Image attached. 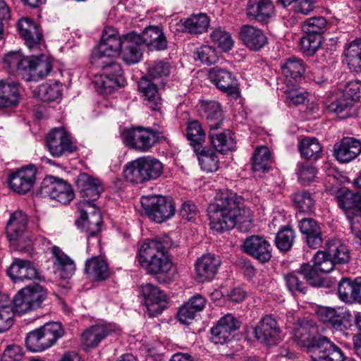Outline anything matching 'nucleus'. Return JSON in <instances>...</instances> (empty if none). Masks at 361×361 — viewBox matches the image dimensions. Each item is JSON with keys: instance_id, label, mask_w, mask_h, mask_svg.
Wrapping results in <instances>:
<instances>
[{"instance_id": "2eb2a0df", "label": "nucleus", "mask_w": 361, "mask_h": 361, "mask_svg": "<svg viewBox=\"0 0 361 361\" xmlns=\"http://www.w3.org/2000/svg\"><path fill=\"white\" fill-rule=\"evenodd\" d=\"M338 207L345 212L347 217L351 219V230L359 240L361 241V231L355 225L356 218L361 216V192H353L346 190L337 197Z\"/></svg>"}, {"instance_id": "774afa93", "label": "nucleus", "mask_w": 361, "mask_h": 361, "mask_svg": "<svg viewBox=\"0 0 361 361\" xmlns=\"http://www.w3.org/2000/svg\"><path fill=\"white\" fill-rule=\"evenodd\" d=\"M317 173L316 169L307 164H299L298 165V180L302 185H307L312 182Z\"/></svg>"}, {"instance_id": "58836bf2", "label": "nucleus", "mask_w": 361, "mask_h": 361, "mask_svg": "<svg viewBox=\"0 0 361 361\" xmlns=\"http://www.w3.org/2000/svg\"><path fill=\"white\" fill-rule=\"evenodd\" d=\"M20 99V95L18 83L0 82V109L16 106Z\"/></svg>"}, {"instance_id": "6ab92c4d", "label": "nucleus", "mask_w": 361, "mask_h": 361, "mask_svg": "<svg viewBox=\"0 0 361 361\" xmlns=\"http://www.w3.org/2000/svg\"><path fill=\"white\" fill-rule=\"evenodd\" d=\"M140 289L151 317L160 314L166 308V296L157 286L148 283L142 285Z\"/></svg>"}, {"instance_id": "f704fd0d", "label": "nucleus", "mask_w": 361, "mask_h": 361, "mask_svg": "<svg viewBox=\"0 0 361 361\" xmlns=\"http://www.w3.org/2000/svg\"><path fill=\"white\" fill-rule=\"evenodd\" d=\"M51 252L55 258L54 262L55 272L63 279L71 278L75 271V265L73 261L64 254L59 247L53 246Z\"/></svg>"}, {"instance_id": "49530a36", "label": "nucleus", "mask_w": 361, "mask_h": 361, "mask_svg": "<svg viewBox=\"0 0 361 361\" xmlns=\"http://www.w3.org/2000/svg\"><path fill=\"white\" fill-rule=\"evenodd\" d=\"M12 301L6 294H0V333L9 329L13 324Z\"/></svg>"}, {"instance_id": "0e129e2a", "label": "nucleus", "mask_w": 361, "mask_h": 361, "mask_svg": "<svg viewBox=\"0 0 361 361\" xmlns=\"http://www.w3.org/2000/svg\"><path fill=\"white\" fill-rule=\"evenodd\" d=\"M322 44V36L308 35L300 39V48L307 56L314 55Z\"/></svg>"}, {"instance_id": "603ef678", "label": "nucleus", "mask_w": 361, "mask_h": 361, "mask_svg": "<svg viewBox=\"0 0 361 361\" xmlns=\"http://www.w3.org/2000/svg\"><path fill=\"white\" fill-rule=\"evenodd\" d=\"M186 135L188 140L190 142V145L194 147L195 151H197V148H201L202 143L204 141L206 134L197 121H192L188 122L186 128Z\"/></svg>"}, {"instance_id": "412c9836", "label": "nucleus", "mask_w": 361, "mask_h": 361, "mask_svg": "<svg viewBox=\"0 0 361 361\" xmlns=\"http://www.w3.org/2000/svg\"><path fill=\"white\" fill-rule=\"evenodd\" d=\"M27 216L22 211H16L11 214L6 227V233L11 243L20 245L28 239L26 234Z\"/></svg>"}, {"instance_id": "69168bd1", "label": "nucleus", "mask_w": 361, "mask_h": 361, "mask_svg": "<svg viewBox=\"0 0 361 361\" xmlns=\"http://www.w3.org/2000/svg\"><path fill=\"white\" fill-rule=\"evenodd\" d=\"M301 278L302 279L300 269L298 271L291 272L284 276L286 286L292 293H305L306 287Z\"/></svg>"}, {"instance_id": "1a4fd4ad", "label": "nucleus", "mask_w": 361, "mask_h": 361, "mask_svg": "<svg viewBox=\"0 0 361 361\" xmlns=\"http://www.w3.org/2000/svg\"><path fill=\"white\" fill-rule=\"evenodd\" d=\"M123 40L124 35L121 37L115 28L105 27L99 44L92 51V60L97 62L103 58L113 56L123 47Z\"/></svg>"}, {"instance_id": "338daca9", "label": "nucleus", "mask_w": 361, "mask_h": 361, "mask_svg": "<svg viewBox=\"0 0 361 361\" xmlns=\"http://www.w3.org/2000/svg\"><path fill=\"white\" fill-rule=\"evenodd\" d=\"M12 306L14 314L20 315L34 310L29 300L25 298V293H22V289L14 296L12 300Z\"/></svg>"}, {"instance_id": "f8f14e48", "label": "nucleus", "mask_w": 361, "mask_h": 361, "mask_svg": "<svg viewBox=\"0 0 361 361\" xmlns=\"http://www.w3.org/2000/svg\"><path fill=\"white\" fill-rule=\"evenodd\" d=\"M46 146L54 157L73 153L77 149L73 137L63 128H54L47 134Z\"/></svg>"}, {"instance_id": "473e14b6", "label": "nucleus", "mask_w": 361, "mask_h": 361, "mask_svg": "<svg viewBox=\"0 0 361 361\" xmlns=\"http://www.w3.org/2000/svg\"><path fill=\"white\" fill-rule=\"evenodd\" d=\"M138 88L142 94L146 105L152 111L159 110L161 105V98L157 85L147 76L142 77L138 82Z\"/></svg>"}, {"instance_id": "13d9d810", "label": "nucleus", "mask_w": 361, "mask_h": 361, "mask_svg": "<svg viewBox=\"0 0 361 361\" xmlns=\"http://www.w3.org/2000/svg\"><path fill=\"white\" fill-rule=\"evenodd\" d=\"M25 293V298L29 300L34 310L38 308L47 297V292L39 284L29 286L22 289Z\"/></svg>"}, {"instance_id": "c03bdc74", "label": "nucleus", "mask_w": 361, "mask_h": 361, "mask_svg": "<svg viewBox=\"0 0 361 361\" xmlns=\"http://www.w3.org/2000/svg\"><path fill=\"white\" fill-rule=\"evenodd\" d=\"M29 56H25L20 51H13L6 54L4 59L5 67L10 73L18 71L27 72L29 66Z\"/></svg>"}, {"instance_id": "3c124183", "label": "nucleus", "mask_w": 361, "mask_h": 361, "mask_svg": "<svg viewBox=\"0 0 361 361\" xmlns=\"http://www.w3.org/2000/svg\"><path fill=\"white\" fill-rule=\"evenodd\" d=\"M299 149L302 157L307 159L316 160L322 154V147L319 140L315 137L303 138L299 145Z\"/></svg>"}, {"instance_id": "5fc2aeb1", "label": "nucleus", "mask_w": 361, "mask_h": 361, "mask_svg": "<svg viewBox=\"0 0 361 361\" xmlns=\"http://www.w3.org/2000/svg\"><path fill=\"white\" fill-rule=\"evenodd\" d=\"M327 21L322 16L309 18L305 20L302 25V30L305 34L319 35L326 29Z\"/></svg>"}, {"instance_id": "ddd939ff", "label": "nucleus", "mask_w": 361, "mask_h": 361, "mask_svg": "<svg viewBox=\"0 0 361 361\" xmlns=\"http://www.w3.org/2000/svg\"><path fill=\"white\" fill-rule=\"evenodd\" d=\"M317 314L321 322L336 331L344 332L352 326V314L342 307H321Z\"/></svg>"}, {"instance_id": "bf43d9fd", "label": "nucleus", "mask_w": 361, "mask_h": 361, "mask_svg": "<svg viewBox=\"0 0 361 361\" xmlns=\"http://www.w3.org/2000/svg\"><path fill=\"white\" fill-rule=\"evenodd\" d=\"M355 280L343 278L338 283V295L341 300L346 303L355 302Z\"/></svg>"}, {"instance_id": "a19ab883", "label": "nucleus", "mask_w": 361, "mask_h": 361, "mask_svg": "<svg viewBox=\"0 0 361 361\" xmlns=\"http://www.w3.org/2000/svg\"><path fill=\"white\" fill-rule=\"evenodd\" d=\"M209 137L212 146L220 153L232 151L235 147L234 135L229 130L216 133H209Z\"/></svg>"}, {"instance_id": "4be33fe9", "label": "nucleus", "mask_w": 361, "mask_h": 361, "mask_svg": "<svg viewBox=\"0 0 361 361\" xmlns=\"http://www.w3.org/2000/svg\"><path fill=\"white\" fill-rule=\"evenodd\" d=\"M120 331L117 325L112 323H101L92 325L82 334V341L87 348H96L107 336Z\"/></svg>"}, {"instance_id": "b1692460", "label": "nucleus", "mask_w": 361, "mask_h": 361, "mask_svg": "<svg viewBox=\"0 0 361 361\" xmlns=\"http://www.w3.org/2000/svg\"><path fill=\"white\" fill-rule=\"evenodd\" d=\"M239 38L242 43L252 51H259L268 43V39L264 31L251 25H244L240 27Z\"/></svg>"}, {"instance_id": "c756f323", "label": "nucleus", "mask_w": 361, "mask_h": 361, "mask_svg": "<svg viewBox=\"0 0 361 361\" xmlns=\"http://www.w3.org/2000/svg\"><path fill=\"white\" fill-rule=\"evenodd\" d=\"M7 272L15 283L35 279L38 275L37 269L30 261L21 259H15Z\"/></svg>"}, {"instance_id": "052dcab7", "label": "nucleus", "mask_w": 361, "mask_h": 361, "mask_svg": "<svg viewBox=\"0 0 361 361\" xmlns=\"http://www.w3.org/2000/svg\"><path fill=\"white\" fill-rule=\"evenodd\" d=\"M286 99V102L288 105H300L304 104L307 99V93L302 88L298 87L295 85L287 83L286 88L284 90Z\"/></svg>"}, {"instance_id": "72a5a7b5", "label": "nucleus", "mask_w": 361, "mask_h": 361, "mask_svg": "<svg viewBox=\"0 0 361 361\" xmlns=\"http://www.w3.org/2000/svg\"><path fill=\"white\" fill-rule=\"evenodd\" d=\"M140 42L149 49L164 50L167 47V40L162 30L158 26L146 27L140 35Z\"/></svg>"}, {"instance_id": "09e8293b", "label": "nucleus", "mask_w": 361, "mask_h": 361, "mask_svg": "<svg viewBox=\"0 0 361 361\" xmlns=\"http://www.w3.org/2000/svg\"><path fill=\"white\" fill-rule=\"evenodd\" d=\"M353 106V103L352 101L349 100L341 93L335 100L326 104L327 109L330 112L336 114L341 119L351 116Z\"/></svg>"}, {"instance_id": "6e6d98bb", "label": "nucleus", "mask_w": 361, "mask_h": 361, "mask_svg": "<svg viewBox=\"0 0 361 361\" xmlns=\"http://www.w3.org/2000/svg\"><path fill=\"white\" fill-rule=\"evenodd\" d=\"M39 99L43 102H53L61 96V86L58 82L43 83L37 90Z\"/></svg>"}, {"instance_id": "c9c22d12", "label": "nucleus", "mask_w": 361, "mask_h": 361, "mask_svg": "<svg viewBox=\"0 0 361 361\" xmlns=\"http://www.w3.org/2000/svg\"><path fill=\"white\" fill-rule=\"evenodd\" d=\"M85 271L89 278L100 281L109 277L110 271L106 259L102 257H92L85 262Z\"/></svg>"}, {"instance_id": "c85d7f7f", "label": "nucleus", "mask_w": 361, "mask_h": 361, "mask_svg": "<svg viewBox=\"0 0 361 361\" xmlns=\"http://www.w3.org/2000/svg\"><path fill=\"white\" fill-rule=\"evenodd\" d=\"M298 226L310 247L317 249L322 246V231L320 225L315 220L310 218L302 219L299 221Z\"/></svg>"}, {"instance_id": "a878e982", "label": "nucleus", "mask_w": 361, "mask_h": 361, "mask_svg": "<svg viewBox=\"0 0 361 361\" xmlns=\"http://www.w3.org/2000/svg\"><path fill=\"white\" fill-rule=\"evenodd\" d=\"M360 153L361 141L354 137H343L339 144L334 146V157L341 163L351 161Z\"/></svg>"}, {"instance_id": "7ed1b4c3", "label": "nucleus", "mask_w": 361, "mask_h": 361, "mask_svg": "<svg viewBox=\"0 0 361 361\" xmlns=\"http://www.w3.org/2000/svg\"><path fill=\"white\" fill-rule=\"evenodd\" d=\"M294 341L301 347H307L312 361H343L341 349L326 337H320L310 344V334L307 325L298 324L293 330Z\"/></svg>"}, {"instance_id": "9b49d317", "label": "nucleus", "mask_w": 361, "mask_h": 361, "mask_svg": "<svg viewBox=\"0 0 361 361\" xmlns=\"http://www.w3.org/2000/svg\"><path fill=\"white\" fill-rule=\"evenodd\" d=\"M39 192L43 197H49L63 204H68L74 197L71 185L54 176L43 180Z\"/></svg>"}, {"instance_id": "dca6fc26", "label": "nucleus", "mask_w": 361, "mask_h": 361, "mask_svg": "<svg viewBox=\"0 0 361 361\" xmlns=\"http://www.w3.org/2000/svg\"><path fill=\"white\" fill-rule=\"evenodd\" d=\"M37 169L30 164L11 171L8 177L10 188L16 192L25 194L32 188L36 180Z\"/></svg>"}, {"instance_id": "4c0bfd02", "label": "nucleus", "mask_w": 361, "mask_h": 361, "mask_svg": "<svg viewBox=\"0 0 361 361\" xmlns=\"http://www.w3.org/2000/svg\"><path fill=\"white\" fill-rule=\"evenodd\" d=\"M274 5L270 0H249L247 13L259 22L268 20L274 12Z\"/></svg>"}, {"instance_id": "37998d69", "label": "nucleus", "mask_w": 361, "mask_h": 361, "mask_svg": "<svg viewBox=\"0 0 361 361\" xmlns=\"http://www.w3.org/2000/svg\"><path fill=\"white\" fill-rule=\"evenodd\" d=\"M281 71L287 83H290L292 79L297 82L302 78L305 73V66L300 59L291 57L281 65Z\"/></svg>"}, {"instance_id": "7c9ffc66", "label": "nucleus", "mask_w": 361, "mask_h": 361, "mask_svg": "<svg viewBox=\"0 0 361 361\" xmlns=\"http://www.w3.org/2000/svg\"><path fill=\"white\" fill-rule=\"evenodd\" d=\"M52 65L45 55L30 56L29 66L27 68V81H37L45 78L51 71Z\"/></svg>"}, {"instance_id": "f257e3e1", "label": "nucleus", "mask_w": 361, "mask_h": 361, "mask_svg": "<svg viewBox=\"0 0 361 361\" xmlns=\"http://www.w3.org/2000/svg\"><path fill=\"white\" fill-rule=\"evenodd\" d=\"M210 229L223 233L237 224L250 227L252 213L244 206V199L231 190L225 189L217 193L214 202L207 209Z\"/></svg>"}, {"instance_id": "5701e85b", "label": "nucleus", "mask_w": 361, "mask_h": 361, "mask_svg": "<svg viewBox=\"0 0 361 361\" xmlns=\"http://www.w3.org/2000/svg\"><path fill=\"white\" fill-rule=\"evenodd\" d=\"M209 78L221 92L230 96L238 95L237 80L235 76L228 71L218 66L214 67L209 72Z\"/></svg>"}, {"instance_id": "423d86ee", "label": "nucleus", "mask_w": 361, "mask_h": 361, "mask_svg": "<svg viewBox=\"0 0 361 361\" xmlns=\"http://www.w3.org/2000/svg\"><path fill=\"white\" fill-rule=\"evenodd\" d=\"M76 186L78 192L83 199L79 204L78 209L87 211L88 215L93 212L95 207L94 202L96 201L104 191L103 185L100 180L87 173H80L76 180Z\"/></svg>"}, {"instance_id": "f03ea898", "label": "nucleus", "mask_w": 361, "mask_h": 361, "mask_svg": "<svg viewBox=\"0 0 361 361\" xmlns=\"http://www.w3.org/2000/svg\"><path fill=\"white\" fill-rule=\"evenodd\" d=\"M137 261L147 274L154 276L166 274L173 265L167 246L158 238L147 239L142 243Z\"/></svg>"}, {"instance_id": "a211bd4d", "label": "nucleus", "mask_w": 361, "mask_h": 361, "mask_svg": "<svg viewBox=\"0 0 361 361\" xmlns=\"http://www.w3.org/2000/svg\"><path fill=\"white\" fill-rule=\"evenodd\" d=\"M240 323L231 314H227L219 319L211 330V341L215 344H224L233 337V332L240 328Z\"/></svg>"}, {"instance_id": "bb28decb", "label": "nucleus", "mask_w": 361, "mask_h": 361, "mask_svg": "<svg viewBox=\"0 0 361 361\" xmlns=\"http://www.w3.org/2000/svg\"><path fill=\"white\" fill-rule=\"evenodd\" d=\"M20 35L29 49L37 47L42 42L43 35L40 27L32 19L23 18L18 23Z\"/></svg>"}, {"instance_id": "e433bc0d", "label": "nucleus", "mask_w": 361, "mask_h": 361, "mask_svg": "<svg viewBox=\"0 0 361 361\" xmlns=\"http://www.w3.org/2000/svg\"><path fill=\"white\" fill-rule=\"evenodd\" d=\"M343 55L349 69L361 73V38H356L345 44Z\"/></svg>"}, {"instance_id": "4468645a", "label": "nucleus", "mask_w": 361, "mask_h": 361, "mask_svg": "<svg viewBox=\"0 0 361 361\" xmlns=\"http://www.w3.org/2000/svg\"><path fill=\"white\" fill-rule=\"evenodd\" d=\"M300 269L302 279L312 286L320 287L324 285V282L319 273L331 271L332 264L330 261L324 260V255L322 252H316L313 257V265L302 264Z\"/></svg>"}, {"instance_id": "2f4dec72", "label": "nucleus", "mask_w": 361, "mask_h": 361, "mask_svg": "<svg viewBox=\"0 0 361 361\" xmlns=\"http://www.w3.org/2000/svg\"><path fill=\"white\" fill-rule=\"evenodd\" d=\"M123 45V59L128 64H134L140 61L142 53V44L140 35L130 32L124 35Z\"/></svg>"}, {"instance_id": "9d476101", "label": "nucleus", "mask_w": 361, "mask_h": 361, "mask_svg": "<svg viewBox=\"0 0 361 361\" xmlns=\"http://www.w3.org/2000/svg\"><path fill=\"white\" fill-rule=\"evenodd\" d=\"M121 137L126 145L140 152H146L157 142L159 135L153 130L137 127L124 129Z\"/></svg>"}, {"instance_id": "393cba45", "label": "nucleus", "mask_w": 361, "mask_h": 361, "mask_svg": "<svg viewBox=\"0 0 361 361\" xmlns=\"http://www.w3.org/2000/svg\"><path fill=\"white\" fill-rule=\"evenodd\" d=\"M324 255V260L330 261L332 264V270L336 264H345L349 261L350 253L347 246L339 239H329L326 240L324 250H318Z\"/></svg>"}, {"instance_id": "0eeeda50", "label": "nucleus", "mask_w": 361, "mask_h": 361, "mask_svg": "<svg viewBox=\"0 0 361 361\" xmlns=\"http://www.w3.org/2000/svg\"><path fill=\"white\" fill-rule=\"evenodd\" d=\"M92 63L102 66V73L95 76L94 82L105 94H109L116 87L125 85L126 80L123 77V71L120 64L109 62L104 65V61L99 62V61H97L94 62L92 60Z\"/></svg>"}, {"instance_id": "680f3d73", "label": "nucleus", "mask_w": 361, "mask_h": 361, "mask_svg": "<svg viewBox=\"0 0 361 361\" xmlns=\"http://www.w3.org/2000/svg\"><path fill=\"white\" fill-rule=\"evenodd\" d=\"M210 38L224 51H229L233 46L231 35L221 27L214 29L210 34Z\"/></svg>"}, {"instance_id": "8fccbe9b", "label": "nucleus", "mask_w": 361, "mask_h": 361, "mask_svg": "<svg viewBox=\"0 0 361 361\" xmlns=\"http://www.w3.org/2000/svg\"><path fill=\"white\" fill-rule=\"evenodd\" d=\"M272 163L271 152L266 146L257 147L252 157V170L254 171H268Z\"/></svg>"}, {"instance_id": "aec40b11", "label": "nucleus", "mask_w": 361, "mask_h": 361, "mask_svg": "<svg viewBox=\"0 0 361 361\" xmlns=\"http://www.w3.org/2000/svg\"><path fill=\"white\" fill-rule=\"evenodd\" d=\"M256 339L261 343L272 345L280 340L281 329L271 314L262 317L254 329Z\"/></svg>"}, {"instance_id": "6e6552de", "label": "nucleus", "mask_w": 361, "mask_h": 361, "mask_svg": "<svg viewBox=\"0 0 361 361\" xmlns=\"http://www.w3.org/2000/svg\"><path fill=\"white\" fill-rule=\"evenodd\" d=\"M80 219L81 226L87 233V252H91L93 250L101 251L100 231L102 219L99 209H94L88 215L87 210L81 209Z\"/></svg>"}, {"instance_id": "a18cd8bd", "label": "nucleus", "mask_w": 361, "mask_h": 361, "mask_svg": "<svg viewBox=\"0 0 361 361\" xmlns=\"http://www.w3.org/2000/svg\"><path fill=\"white\" fill-rule=\"evenodd\" d=\"M123 176L128 181L133 183L146 182L142 157L128 162L124 167Z\"/></svg>"}, {"instance_id": "ea45409f", "label": "nucleus", "mask_w": 361, "mask_h": 361, "mask_svg": "<svg viewBox=\"0 0 361 361\" xmlns=\"http://www.w3.org/2000/svg\"><path fill=\"white\" fill-rule=\"evenodd\" d=\"M181 23L185 32L198 35L207 30L210 20L206 14L198 13L182 20Z\"/></svg>"}, {"instance_id": "79ce46f5", "label": "nucleus", "mask_w": 361, "mask_h": 361, "mask_svg": "<svg viewBox=\"0 0 361 361\" xmlns=\"http://www.w3.org/2000/svg\"><path fill=\"white\" fill-rule=\"evenodd\" d=\"M202 107L210 130H217L224 121L222 109L219 103L214 101L205 102L202 104Z\"/></svg>"}, {"instance_id": "4d7b16f0", "label": "nucleus", "mask_w": 361, "mask_h": 361, "mask_svg": "<svg viewBox=\"0 0 361 361\" xmlns=\"http://www.w3.org/2000/svg\"><path fill=\"white\" fill-rule=\"evenodd\" d=\"M146 181L159 178L163 171V164L157 159L151 157H142Z\"/></svg>"}, {"instance_id": "864d4df0", "label": "nucleus", "mask_w": 361, "mask_h": 361, "mask_svg": "<svg viewBox=\"0 0 361 361\" xmlns=\"http://www.w3.org/2000/svg\"><path fill=\"white\" fill-rule=\"evenodd\" d=\"M295 237V232L291 228L282 227L275 238L276 247L281 252L288 251L293 245Z\"/></svg>"}, {"instance_id": "cd10ccee", "label": "nucleus", "mask_w": 361, "mask_h": 361, "mask_svg": "<svg viewBox=\"0 0 361 361\" xmlns=\"http://www.w3.org/2000/svg\"><path fill=\"white\" fill-rule=\"evenodd\" d=\"M220 264L219 257L214 255H204L198 258L195 268L199 280L201 281L212 280L216 274Z\"/></svg>"}, {"instance_id": "e2e57ef3", "label": "nucleus", "mask_w": 361, "mask_h": 361, "mask_svg": "<svg viewBox=\"0 0 361 361\" xmlns=\"http://www.w3.org/2000/svg\"><path fill=\"white\" fill-rule=\"evenodd\" d=\"M195 59L199 60L204 65L211 66L217 61L218 56L215 48L209 45H202L196 49Z\"/></svg>"}, {"instance_id": "de8ad7c7", "label": "nucleus", "mask_w": 361, "mask_h": 361, "mask_svg": "<svg viewBox=\"0 0 361 361\" xmlns=\"http://www.w3.org/2000/svg\"><path fill=\"white\" fill-rule=\"evenodd\" d=\"M200 149L197 148L195 152L202 170L207 173L216 171L219 167V161L216 152L209 148L203 147L199 151Z\"/></svg>"}, {"instance_id": "20e7f679", "label": "nucleus", "mask_w": 361, "mask_h": 361, "mask_svg": "<svg viewBox=\"0 0 361 361\" xmlns=\"http://www.w3.org/2000/svg\"><path fill=\"white\" fill-rule=\"evenodd\" d=\"M63 334L61 323L47 322L27 334L25 345L30 351L42 352L51 347Z\"/></svg>"}, {"instance_id": "39448f33", "label": "nucleus", "mask_w": 361, "mask_h": 361, "mask_svg": "<svg viewBox=\"0 0 361 361\" xmlns=\"http://www.w3.org/2000/svg\"><path fill=\"white\" fill-rule=\"evenodd\" d=\"M140 202L147 217L158 224L171 219L176 213L173 202L162 195L143 196Z\"/></svg>"}, {"instance_id": "f3484780", "label": "nucleus", "mask_w": 361, "mask_h": 361, "mask_svg": "<svg viewBox=\"0 0 361 361\" xmlns=\"http://www.w3.org/2000/svg\"><path fill=\"white\" fill-rule=\"evenodd\" d=\"M242 249L243 252L264 264L271 258L272 247L263 236L254 235L245 239Z\"/></svg>"}]
</instances>
